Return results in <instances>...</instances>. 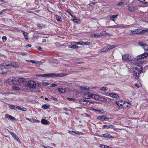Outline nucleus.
Instances as JSON below:
<instances>
[{
  "label": "nucleus",
  "mask_w": 148,
  "mask_h": 148,
  "mask_svg": "<svg viewBox=\"0 0 148 148\" xmlns=\"http://www.w3.org/2000/svg\"><path fill=\"white\" fill-rule=\"evenodd\" d=\"M19 65L17 62H12L10 64H1V66L0 68L1 71H0V73H4L6 72V71H3L4 69H8L12 67L17 68L19 67Z\"/></svg>",
  "instance_id": "obj_1"
},
{
  "label": "nucleus",
  "mask_w": 148,
  "mask_h": 148,
  "mask_svg": "<svg viewBox=\"0 0 148 148\" xmlns=\"http://www.w3.org/2000/svg\"><path fill=\"white\" fill-rule=\"evenodd\" d=\"M142 67H140L139 69L137 68L135 69L133 73V77L135 79L137 80L138 78L139 74L142 72Z\"/></svg>",
  "instance_id": "obj_2"
},
{
  "label": "nucleus",
  "mask_w": 148,
  "mask_h": 148,
  "mask_svg": "<svg viewBox=\"0 0 148 148\" xmlns=\"http://www.w3.org/2000/svg\"><path fill=\"white\" fill-rule=\"evenodd\" d=\"M133 59V56L130 55L125 54L122 56V60L124 61L129 62L132 60Z\"/></svg>",
  "instance_id": "obj_3"
},
{
  "label": "nucleus",
  "mask_w": 148,
  "mask_h": 148,
  "mask_svg": "<svg viewBox=\"0 0 148 148\" xmlns=\"http://www.w3.org/2000/svg\"><path fill=\"white\" fill-rule=\"evenodd\" d=\"M16 78L13 77H10L6 81V83L11 84H16Z\"/></svg>",
  "instance_id": "obj_4"
},
{
  "label": "nucleus",
  "mask_w": 148,
  "mask_h": 148,
  "mask_svg": "<svg viewBox=\"0 0 148 148\" xmlns=\"http://www.w3.org/2000/svg\"><path fill=\"white\" fill-rule=\"evenodd\" d=\"M51 77H63L64 76L67 75H68V74L62 73H60L58 74L52 73H51Z\"/></svg>",
  "instance_id": "obj_5"
},
{
  "label": "nucleus",
  "mask_w": 148,
  "mask_h": 148,
  "mask_svg": "<svg viewBox=\"0 0 148 148\" xmlns=\"http://www.w3.org/2000/svg\"><path fill=\"white\" fill-rule=\"evenodd\" d=\"M28 86L30 88H35L36 87V83L32 81H29L27 84Z\"/></svg>",
  "instance_id": "obj_6"
},
{
  "label": "nucleus",
  "mask_w": 148,
  "mask_h": 148,
  "mask_svg": "<svg viewBox=\"0 0 148 148\" xmlns=\"http://www.w3.org/2000/svg\"><path fill=\"white\" fill-rule=\"evenodd\" d=\"M97 119L101 121H106L110 119L109 117H107L106 116L104 115L99 116L97 117Z\"/></svg>",
  "instance_id": "obj_7"
},
{
  "label": "nucleus",
  "mask_w": 148,
  "mask_h": 148,
  "mask_svg": "<svg viewBox=\"0 0 148 148\" xmlns=\"http://www.w3.org/2000/svg\"><path fill=\"white\" fill-rule=\"evenodd\" d=\"M75 42H71V45H69V47L73 49H78V47L77 46L76 44H75Z\"/></svg>",
  "instance_id": "obj_8"
},
{
  "label": "nucleus",
  "mask_w": 148,
  "mask_h": 148,
  "mask_svg": "<svg viewBox=\"0 0 148 148\" xmlns=\"http://www.w3.org/2000/svg\"><path fill=\"white\" fill-rule=\"evenodd\" d=\"M10 134L14 138L15 140H16L17 142H19L20 141L19 138H18V136L13 132H9Z\"/></svg>",
  "instance_id": "obj_9"
},
{
  "label": "nucleus",
  "mask_w": 148,
  "mask_h": 148,
  "mask_svg": "<svg viewBox=\"0 0 148 148\" xmlns=\"http://www.w3.org/2000/svg\"><path fill=\"white\" fill-rule=\"evenodd\" d=\"M88 101L89 102V103H94V102L91 101H90L89 100H84V99L83 100H81L79 101V102L81 104H87L86 102Z\"/></svg>",
  "instance_id": "obj_10"
},
{
  "label": "nucleus",
  "mask_w": 148,
  "mask_h": 148,
  "mask_svg": "<svg viewBox=\"0 0 148 148\" xmlns=\"http://www.w3.org/2000/svg\"><path fill=\"white\" fill-rule=\"evenodd\" d=\"M91 98H92L96 100H98L99 99V96L95 94H91Z\"/></svg>",
  "instance_id": "obj_11"
},
{
  "label": "nucleus",
  "mask_w": 148,
  "mask_h": 148,
  "mask_svg": "<svg viewBox=\"0 0 148 148\" xmlns=\"http://www.w3.org/2000/svg\"><path fill=\"white\" fill-rule=\"evenodd\" d=\"M101 136L105 138H114V137L111 136L110 134L108 133H106L104 134H103L102 135H101Z\"/></svg>",
  "instance_id": "obj_12"
},
{
  "label": "nucleus",
  "mask_w": 148,
  "mask_h": 148,
  "mask_svg": "<svg viewBox=\"0 0 148 148\" xmlns=\"http://www.w3.org/2000/svg\"><path fill=\"white\" fill-rule=\"evenodd\" d=\"M84 98L86 99H90L91 98V94H84L83 95Z\"/></svg>",
  "instance_id": "obj_13"
},
{
  "label": "nucleus",
  "mask_w": 148,
  "mask_h": 148,
  "mask_svg": "<svg viewBox=\"0 0 148 148\" xmlns=\"http://www.w3.org/2000/svg\"><path fill=\"white\" fill-rule=\"evenodd\" d=\"M41 122L42 124L49 125L50 123L49 122L44 119H42L41 120Z\"/></svg>",
  "instance_id": "obj_14"
},
{
  "label": "nucleus",
  "mask_w": 148,
  "mask_h": 148,
  "mask_svg": "<svg viewBox=\"0 0 148 148\" xmlns=\"http://www.w3.org/2000/svg\"><path fill=\"white\" fill-rule=\"evenodd\" d=\"M109 96L111 97L117 98L119 97L117 94L114 93H111L109 94Z\"/></svg>",
  "instance_id": "obj_15"
},
{
  "label": "nucleus",
  "mask_w": 148,
  "mask_h": 148,
  "mask_svg": "<svg viewBox=\"0 0 148 148\" xmlns=\"http://www.w3.org/2000/svg\"><path fill=\"white\" fill-rule=\"evenodd\" d=\"M5 117L8 119H10V120L13 121L15 120V118L11 116V115H9L8 114H6L5 115Z\"/></svg>",
  "instance_id": "obj_16"
},
{
  "label": "nucleus",
  "mask_w": 148,
  "mask_h": 148,
  "mask_svg": "<svg viewBox=\"0 0 148 148\" xmlns=\"http://www.w3.org/2000/svg\"><path fill=\"white\" fill-rule=\"evenodd\" d=\"M80 89L83 90H88L89 89V87L87 86L85 87L84 86H81L79 87Z\"/></svg>",
  "instance_id": "obj_17"
},
{
  "label": "nucleus",
  "mask_w": 148,
  "mask_h": 148,
  "mask_svg": "<svg viewBox=\"0 0 148 148\" xmlns=\"http://www.w3.org/2000/svg\"><path fill=\"white\" fill-rule=\"evenodd\" d=\"M132 25H119V28H128L129 27H130V26H131Z\"/></svg>",
  "instance_id": "obj_18"
},
{
  "label": "nucleus",
  "mask_w": 148,
  "mask_h": 148,
  "mask_svg": "<svg viewBox=\"0 0 148 148\" xmlns=\"http://www.w3.org/2000/svg\"><path fill=\"white\" fill-rule=\"evenodd\" d=\"M8 105L9 106V108L11 109L15 110L16 109L18 108V106L16 105L8 104Z\"/></svg>",
  "instance_id": "obj_19"
},
{
  "label": "nucleus",
  "mask_w": 148,
  "mask_h": 148,
  "mask_svg": "<svg viewBox=\"0 0 148 148\" xmlns=\"http://www.w3.org/2000/svg\"><path fill=\"white\" fill-rule=\"evenodd\" d=\"M25 79L23 78H20L18 80L19 84H21L25 81Z\"/></svg>",
  "instance_id": "obj_20"
},
{
  "label": "nucleus",
  "mask_w": 148,
  "mask_h": 148,
  "mask_svg": "<svg viewBox=\"0 0 148 148\" xmlns=\"http://www.w3.org/2000/svg\"><path fill=\"white\" fill-rule=\"evenodd\" d=\"M124 102L122 101H119L118 102H116V103L119 106H120L123 105L124 104Z\"/></svg>",
  "instance_id": "obj_21"
},
{
  "label": "nucleus",
  "mask_w": 148,
  "mask_h": 148,
  "mask_svg": "<svg viewBox=\"0 0 148 148\" xmlns=\"http://www.w3.org/2000/svg\"><path fill=\"white\" fill-rule=\"evenodd\" d=\"M118 16V15L111 16L110 17V20L112 21H114V19L116 18Z\"/></svg>",
  "instance_id": "obj_22"
},
{
  "label": "nucleus",
  "mask_w": 148,
  "mask_h": 148,
  "mask_svg": "<svg viewBox=\"0 0 148 148\" xmlns=\"http://www.w3.org/2000/svg\"><path fill=\"white\" fill-rule=\"evenodd\" d=\"M148 34V29L146 30H143L141 31V35L142 34Z\"/></svg>",
  "instance_id": "obj_23"
},
{
  "label": "nucleus",
  "mask_w": 148,
  "mask_h": 148,
  "mask_svg": "<svg viewBox=\"0 0 148 148\" xmlns=\"http://www.w3.org/2000/svg\"><path fill=\"white\" fill-rule=\"evenodd\" d=\"M128 9L129 11L131 12H134L135 10V8L133 6H129Z\"/></svg>",
  "instance_id": "obj_24"
},
{
  "label": "nucleus",
  "mask_w": 148,
  "mask_h": 148,
  "mask_svg": "<svg viewBox=\"0 0 148 148\" xmlns=\"http://www.w3.org/2000/svg\"><path fill=\"white\" fill-rule=\"evenodd\" d=\"M55 16L56 18V20L57 21L59 22H61L62 21L61 18L60 16H59L58 15H56Z\"/></svg>",
  "instance_id": "obj_25"
},
{
  "label": "nucleus",
  "mask_w": 148,
  "mask_h": 148,
  "mask_svg": "<svg viewBox=\"0 0 148 148\" xmlns=\"http://www.w3.org/2000/svg\"><path fill=\"white\" fill-rule=\"evenodd\" d=\"M40 76H41L42 77H51V73H49L47 74H42L41 75H40Z\"/></svg>",
  "instance_id": "obj_26"
},
{
  "label": "nucleus",
  "mask_w": 148,
  "mask_h": 148,
  "mask_svg": "<svg viewBox=\"0 0 148 148\" xmlns=\"http://www.w3.org/2000/svg\"><path fill=\"white\" fill-rule=\"evenodd\" d=\"M90 44V42H84L81 41V45H88Z\"/></svg>",
  "instance_id": "obj_27"
},
{
  "label": "nucleus",
  "mask_w": 148,
  "mask_h": 148,
  "mask_svg": "<svg viewBox=\"0 0 148 148\" xmlns=\"http://www.w3.org/2000/svg\"><path fill=\"white\" fill-rule=\"evenodd\" d=\"M107 48V49H108V50H110L114 48L115 47V46L114 45H110L109 46H107L106 47Z\"/></svg>",
  "instance_id": "obj_28"
},
{
  "label": "nucleus",
  "mask_w": 148,
  "mask_h": 148,
  "mask_svg": "<svg viewBox=\"0 0 148 148\" xmlns=\"http://www.w3.org/2000/svg\"><path fill=\"white\" fill-rule=\"evenodd\" d=\"M58 90L61 93H64L65 92V90L62 88H58Z\"/></svg>",
  "instance_id": "obj_29"
},
{
  "label": "nucleus",
  "mask_w": 148,
  "mask_h": 148,
  "mask_svg": "<svg viewBox=\"0 0 148 148\" xmlns=\"http://www.w3.org/2000/svg\"><path fill=\"white\" fill-rule=\"evenodd\" d=\"M49 107L50 106L49 104H45L42 106V107L43 109H45L49 108Z\"/></svg>",
  "instance_id": "obj_30"
},
{
  "label": "nucleus",
  "mask_w": 148,
  "mask_h": 148,
  "mask_svg": "<svg viewBox=\"0 0 148 148\" xmlns=\"http://www.w3.org/2000/svg\"><path fill=\"white\" fill-rule=\"evenodd\" d=\"M17 109L18 110H21L22 111H26L27 110V109L26 108H23V107H19L18 106V107Z\"/></svg>",
  "instance_id": "obj_31"
},
{
  "label": "nucleus",
  "mask_w": 148,
  "mask_h": 148,
  "mask_svg": "<svg viewBox=\"0 0 148 148\" xmlns=\"http://www.w3.org/2000/svg\"><path fill=\"white\" fill-rule=\"evenodd\" d=\"M140 2L144 4L148 3V0H138Z\"/></svg>",
  "instance_id": "obj_32"
},
{
  "label": "nucleus",
  "mask_w": 148,
  "mask_h": 148,
  "mask_svg": "<svg viewBox=\"0 0 148 148\" xmlns=\"http://www.w3.org/2000/svg\"><path fill=\"white\" fill-rule=\"evenodd\" d=\"M143 47L146 52L147 53L148 51V46L145 44L144 45Z\"/></svg>",
  "instance_id": "obj_33"
},
{
  "label": "nucleus",
  "mask_w": 148,
  "mask_h": 148,
  "mask_svg": "<svg viewBox=\"0 0 148 148\" xmlns=\"http://www.w3.org/2000/svg\"><path fill=\"white\" fill-rule=\"evenodd\" d=\"M136 34H138L140 35H141L142 30L139 29H136Z\"/></svg>",
  "instance_id": "obj_34"
},
{
  "label": "nucleus",
  "mask_w": 148,
  "mask_h": 148,
  "mask_svg": "<svg viewBox=\"0 0 148 148\" xmlns=\"http://www.w3.org/2000/svg\"><path fill=\"white\" fill-rule=\"evenodd\" d=\"M142 58H144L145 57H146L148 56V54L147 53V52L146 53H144L141 55Z\"/></svg>",
  "instance_id": "obj_35"
},
{
  "label": "nucleus",
  "mask_w": 148,
  "mask_h": 148,
  "mask_svg": "<svg viewBox=\"0 0 148 148\" xmlns=\"http://www.w3.org/2000/svg\"><path fill=\"white\" fill-rule=\"evenodd\" d=\"M27 34L28 33H27L26 32H23V35L25 38V39H26L27 40L28 39V38L27 37Z\"/></svg>",
  "instance_id": "obj_36"
},
{
  "label": "nucleus",
  "mask_w": 148,
  "mask_h": 148,
  "mask_svg": "<svg viewBox=\"0 0 148 148\" xmlns=\"http://www.w3.org/2000/svg\"><path fill=\"white\" fill-rule=\"evenodd\" d=\"M28 61L29 62H32V63H36L37 64H39L40 63V62L41 63V62H36V61H34V60H28Z\"/></svg>",
  "instance_id": "obj_37"
},
{
  "label": "nucleus",
  "mask_w": 148,
  "mask_h": 148,
  "mask_svg": "<svg viewBox=\"0 0 148 148\" xmlns=\"http://www.w3.org/2000/svg\"><path fill=\"white\" fill-rule=\"evenodd\" d=\"M102 128L103 129L110 128L109 125H103Z\"/></svg>",
  "instance_id": "obj_38"
},
{
  "label": "nucleus",
  "mask_w": 148,
  "mask_h": 148,
  "mask_svg": "<svg viewBox=\"0 0 148 148\" xmlns=\"http://www.w3.org/2000/svg\"><path fill=\"white\" fill-rule=\"evenodd\" d=\"M75 134L76 135H83V134L82 132H79L78 131H76L75 132Z\"/></svg>",
  "instance_id": "obj_39"
},
{
  "label": "nucleus",
  "mask_w": 148,
  "mask_h": 148,
  "mask_svg": "<svg viewBox=\"0 0 148 148\" xmlns=\"http://www.w3.org/2000/svg\"><path fill=\"white\" fill-rule=\"evenodd\" d=\"M13 88L14 90H21L20 88L17 87L13 86Z\"/></svg>",
  "instance_id": "obj_40"
},
{
  "label": "nucleus",
  "mask_w": 148,
  "mask_h": 148,
  "mask_svg": "<svg viewBox=\"0 0 148 148\" xmlns=\"http://www.w3.org/2000/svg\"><path fill=\"white\" fill-rule=\"evenodd\" d=\"M100 90H101L103 91H106L107 90V89H106V87H102L100 89Z\"/></svg>",
  "instance_id": "obj_41"
},
{
  "label": "nucleus",
  "mask_w": 148,
  "mask_h": 148,
  "mask_svg": "<svg viewBox=\"0 0 148 148\" xmlns=\"http://www.w3.org/2000/svg\"><path fill=\"white\" fill-rule=\"evenodd\" d=\"M136 58L137 60H139L142 58L141 55H139L136 57Z\"/></svg>",
  "instance_id": "obj_42"
},
{
  "label": "nucleus",
  "mask_w": 148,
  "mask_h": 148,
  "mask_svg": "<svg viewBox=\"0 0 148 148\" xmlns=\"http://www.w3.org/2000/svg\"><path fill=\"white\" fill-rule=\"evenodd\" d=\"M69 133L73 135H75V131H71L69 132Z\"/></svg>",
  "instance_id": "obj_43"
},
{
  "label": "nucleus",
  "mask_w": 148,
  "mask_h": 148,
  "mask_svg": "<svg viewBox=\"0 0 148 148\" xmlns=\"http://www.w3.org/2000/svg\"><path fill=\"white\" fill-rule=\"evenodd\" d=\"M96 111L98 112H99V113H102L104 112V111L102 110H95Z\"/></svg>",
  "instance_id": "obj_44"
},
{
  "label": "nucleus",
  "mask_w": 148,
  "mask_h": 148,
  "mask_svg": "<svg viewBox=\"0 0 148 148\" xmlns=\"http://www.w3.org/2000/svg\"><path fill=\"white\" fill-rule=\"evenodd\" d=\"M109 126H110V128L113 129H114V130L115 128V126L112 125H111V124L110 125H109Z\"/></svg>",
  "instance_id": "obj_45"
},
{
  "label": "nucleus",
  "mask_w": 148,
  "mask_h": 148,
  "mask_svg": "<svg viewBox=\"0 0 148 148\" xmlns=\"http://www.w3.org/2000/svg\"><path fill=\"white\" fill-rule=\"evenodd\" d=\"M49 84L45 82H43L42 83V85L44 86H47L49 85Z\"/></svg>",
  "instance_id": "obj_46"
},
{
  "label": "nucleus",
  "mask_w": 148,
  "mask_h": 148,
  "mask_svg": "<svg viewBox=\"0 0 148 148\" xmlns=\"http://www.w3.org/2000/svg\"><path fill=\"white\" fill-rule=\"evenodd\" d=\"M26 119L27 120H28L29 121L31 122H32L34 120V119H28L27 118H26Z\"/></svg>",
  "instance_id": "obj_47"
},
{
  "label": "nucleus",
  "mask_w": 148,
  "mask_h": 148,
  "mask_svg": "<svg viewBox=\"0 0 148 148\" xmlns=\"http://www.w3.org/2000/svg\"><path fill=\"white\" fill-rule=\"evenodd\" d=\"M114 130H115L116 132H120V131L121 130V129H117L116 128H115V129Z\"/></svg>",
  "instance_id": "obj_48"
},
{
  "label": "nucleus",
  "mask_w": 148,
  "mask_h": 148,
  "mask_svg": "<svg viewBox=\"0 0 148 148\" xmlns=\"http://www.w3.org/2000/svg\"><path fill=\"white\" fill-rule=\"evenodd\" d=\"M138 44L140 46H143V47L144 45H145V44H143L141 42H139Z\"/></svg>",
  "instance_id": "obj_49"
},
{
  "label": "nucleus",
  "mask_w": 148,
  "mask_h": 148,
  "mask_svg": "<svg viewBox=\"0 0 148 148\" xmlns=\"http://www.w3.org/2000/svg\"><path fill=\"white\" fill-rule=\"evenodd\" d=\"M67 99L68 100L71 101H74V99L73 98H68Z\"/></svg>",
  "instance_id": "obj_50"
},
{
  "label": "nucleus",
  "mask_w": 148,
  "mask_h": 148,
  "mask_svg": "<svg viewBox=\"0 0 148 148\" xmlns=\"http://www.w3.org/2000/svg\"><path fill=\"white\" fill-rule=\"evenodd\" d=\"M2 39L3 42L5 41L6 40V38L5 36H3L2 37Z\"/></svg>",
  "instance_id": "obj_51"
},
{
  "label": "nucleus",
  "mask_w": 148,
  "mask_h": 148,
  "mask_svg": "<svg viewBox=\"0 0 148 148\" xmlns=\"http://www.w3.org/2000/svg\"><path fill=\"white\" fill-rule=\"evenodd\" d=\"M102 49L104 51L103 52H105L108 51V49H107V47H105Z\"/></svg>",
  "instance_id": "obj_52"
},
{
  "label": "nucleus",
  "mask_w": 148,
  "mask_h": 148,
  "mask_svg": "<svg viewBox=\"0 0 148 148\" xmlns=\"http://www.w3.org/2000/svg\"><path fill=\"white\" fill-rule=\"evenodd\" d=\"M51 99L54 100V101H56L57 100V99L55 97H54L53 96H51Z\"/></svg>",
  "instance_id": "obj_53"
},
{
  "label": "nucleus",
  "mask_w": 148,
  "mask_h": 148,
  "mask_svg": "<svg viewBox=\"0 0 148 148\" xmlns=\"http://www.w3.org/2000/svg\"><path fill=\"white\" fill-rule=\"evenodd\" d=\"M57 85V84H51V86H50L51 87H54L55 86H56Z\"/></svg>",
  "instance_id": "obj_54"
},
{
  "label": "nucleus",
  "mask_w": 148,
  "mask_h": 148,
  "mask_svg": "<svg viewBox=\"0 0 148 148\" xmlns=\"http://www.w3.org/2000/svg\"><path fill=\"white\" fill-rule=\"evenodd\" d=\"M43 147L45 148H53V147H50L49 146H45L43 145Z\"/></svg>",
  "instance_id": "obj_55"
},
{
  "label": "nucleus",
  "mask_w": 148,
  "mask_h": 148,
  "mask_svg": "<svg viewBox=\"0 0 148 148\" xmlns=\"http://www.w3.org/2000/svg\"><path fill=\"white\" fill-rule=\"evenodd\" d=\"M131 32L133 34H136V29L131 31Z\"/></svg>",
  "instance_id": "obj_56"
},
{
  "label": "nucleus",
  "mask_w": 148,
  "mask_h": 148,
  "mask_svg": "<svg viewBox=\"0 0 148 148\" xmlns=\"http://www.w3.org/2000/svg\"><path fill=\"white\" fill-rule=\"evenodd\" d=\"M20 54L22 56H25L26 54L25 53H20Z\"/></svg>",
  "instance_id": "obj_57"
},
{
  "label": "nucleus",
  "mask_w": 148,
  "mask_h": 148,
  "mask_svg": "<svg viewBox=\"0 0 148 148\" xmlns=\"http://www.w3.org/2000/svg\"><path fill=\"white\" fill-rule=\"evenodd\" d=\"M75 44H76L77 45L79 44H80V45H81V42H75Z\"/></svg>",
  "instance_id": "obj_58"
},
{
  "label": "nucleus",
  "mask_w": 148,
  "mask_h": 148,
  "mask_svg": "<svg viewBox=\"0 0 148 148\" xmlns=\"http://www.w3.org/2000/svg\"><path fill=\"white\" fill-rule=\"evenodd\" d=\"M100 147L101 148H104V147H105V145H101Z\"/></svg>",
  "instance_id": "obj_59"
},
{
  "label": "nucleus",
  "mask_w": 148,
  "mask_h": 148,
  "mask_svg": "<svg viewBox=\"0 0 148 148\" xmlns=\"http://www.w3.org/2000/svg\"><path fill=\"white\" fill-rule=\"evenodd\" d=\"M31 44H28L26 45V48H27L28 47H31Z\"/></svg>",
  "instance_id": "obj_60"
},
{
  "label": "nucleus",
  "mask_w": 148,
  "mask_h": 148,
  "mask_svg": "<svg viewBox=\"0 0 148 148\" xmlns=\"http://www.w3.org/2000/svg\"><path fill=\"white\" fill-rule=\"evenodd\" d=\"M123 2H121L120 3H119L117 5H121L123 4Z\"/></svg>",
  "instance_id": "obj_61"
},
{
  "label": "nucleus",
  "mask_w": 148,
  "mask_h": 148,
  "mask_svg": "<svg viewBox=\"0 0 148 148\" xmlns=\"http://www.w3.org/2000/svg\"><path fill=\"white\" fill-rule=\"evenodd\" d=\"M37 26L38 27H42V24H37Z\"/></svg>",
  "instance_id": "obj_62"
},
{
  "label": "nucleus",
  "mask_w": 148,
  "mask_h": 148,
  "mask_svg": "<svg viewBox=\"0 0 148 148\" xmlns=\"http://www.w3.org/2000/svg\"><path fill=\"white\" fill-rule=\"evenodd\" d=\"M135 85L137 88L139 87V84H135Z\"/></svg>",
  "instance_id": "obj_63"
},
{
  "label": "nucleus",
  "mask_w": 148,
  "mask_h": 148,
  "mask_svg": "<svg viewBox=\"0 0 148 148\" xmlns=\"http://www.w3.org/2000/svg\"><path fill=\"white\" fill-rule=\"evenodd\" d=\"M115 27L116 28H119V25H115Z\"/></svg>",
  "instance_id": "obj_64"
}]
</instances>
